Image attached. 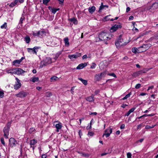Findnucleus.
Wrapping results in <instances>:
<instances>
[{
	"mask_svg": "<svg viewBox=\"0 0 158 158\" xmlns=\"http://www.w3.org/2000/svg\"><path fill=\"white\" fill-rule=\"evenodd\" d=\"M87 65V63H86L80 64L77 67L76 69H82L86 66Z\"/></svg>",
	"mask_w": 158,
	"mask_h": 158,
	"instance_id": "f3484780",
	"label": "nucleus"
},
{
	"mask_svg": "<svg viewBox=\"0 0 158 158\" xmlns=\"http://www.w3.org/2000/svg\"><path fill=\"white\" fill-rule=\"evenodd\" d=\"M97 114V113L96 112H93V113L91 112V113H89V114L90 115H96Z\"/></svg>",
	"mask_w": 158,
	"mask_h": 158,
	"instance_id": "13d9d810",
	"label": "nucleus"
},
{
	"mask_svg": "<svg viewBox=\"0 0 158 158\" xmlns=\"http://www.w3.org/2000/svg\"><path fill=\"white\" fill-rule=\"evenodd\" d=\"M141 85L140 84H137L135 86V88L136 89H138L140 87Z\"/></svg>",
	"mask_w": 158,
	"mask_h": 158,
	"instance_id": "8fccbe9b",
	"label": "nucleus"
},
{
	"mask_svg": "<svg viewBox=\"0 0 158 158\" xmlns=\"http://www.w3.org/2000/svg\"><path fill=\"white\" fill-rule=\"evenodd\" d=\"M16 81L15 83V84L14 86V88L15 89H17L20 88L21 86V83L17 77L15 78Z\"/></svg>",
	"mask_w": 158,
	"mask_h": 158,
	"instance_id": "1a4fd4ad",
	"label": "nucleus"
},
{
	"mask_svg": "<svg viewBox=\"0 0 158 158\" xmlns=\"http://www.w3.org/2000/svg\"><path fill=\"white\" fill-rule=\"evenodd\" d=\"M124 128H125V125L124 124H122L120 127V128L121 129H123Z\"/></svg>",
	"mask_w": 158,
	"mask_h": 158,
	"instance_id": "052dcab7",
	"label": "nucleus"
},
{
	"mask_svg": "<svg viewBox=\"0 0 158 158\" xmlns=\"http://www.w3.org/2000/svg\"><path fill=\"white\" fill-rule=\"evenodd\" d=\"M1 141L2 144L3 145H5V142L4 141V139L3 138H2L1 139Z\"/></svg>",
	"mask_w": 158,
	"mask_h": 158,
	"instance_id": "de8ad7c7",
	"label": "nucleus"
},
{
	"mask_svg": "<svg viewBox=\"0 0 158 158\" xmlns=\"http://www.w3.org/2000/svg\"><path fill=\"white\" fill-rule=\"evenodd\" d=\"M132 52L133 53H136L138 52H141L140 50L139 49V48L137 49L136 48H133L132 49Z\"/></svg>",
	"mask_w": 158,
	"mask_h": 158,
	"instance_id": "bb28decb",
	"label": "nucleus"
},
{
	"mask_svg": "<svg viewBox=\"0 0 158 158\" xmlns=\"http://www.w3.org/2000/svg\"><path fill=\"white\" fill-rule=\"evenodd\" d=\"M106 72H103L100 74H96L95 77L96 79L98 80H101L102 78L104 77L106 75Z\"/></svg>",
	"mask_w": 158,
	"mask_h": 158,
	"instance_id": "6e6552de",
	"label": "nucleus"
},
{
	"mask_svg": "<svg viewBox=\"0 0 158 158\" xmlns=\"http://www.w3.org/2000/svg\"><path fill=\"white\" fill-rule=\"evenodd\" d=\"M143 139H140L139 140H138L137 141L136 143H138L139 142H140V143H141L143 141Z\"/></svg>",
	"mask_w": 158,
	"mask_h": 158,
	"instance_id": "e2e57ef3",
	"label": "nucleus"
},
{
	"mask_svg": "<svg viewBox=\"0 0 158 158\" xmlns=\"http://www.w3.org/2000/svg\"><path fill=\"white\" fill-rule=\"evenodd\" d=\"M64 41L65 43V46L67 47L69 46V40L68 37H66L64 39Z\"/></svg>",
	"mask_w": 158,
	"mask_h": 158,
	"instance_id": "b1692460",
	"label": "nucleus"
},
{
	"mask_svg": "<svg viewBox=\"0 0 158 158\" xmlns=\"http://www.w3.org/2000/svg\"><path fill=\"white\" fill-rule=\"evenodd\" d=\"M45 33V31H38L39 36H43Z\"/></svg>",
	"mask_w": 158,
	"mask_h": 158,
	"instance_id": "7c9ffc66",
	"label": "nucleus"
},
{
	"mask_svg": "<svg viewBox=\"0 0 158 158\" xmlns=\"http://www.w3.org/2000/svg\"><path fill=\"white\" fill-rule=\"evenodd\" d=\"M15 4L14 3H11L10 5V7H13L15 6Z\"/></svg>",
	"mask_w": 158,
	"mask_h": 158,
	"instance_id": "0e129e2a",
	"label": "nucleus"
},
{
	"mask_svg": "<svg viewBox=\"0 0 158 158\" xmlns=\"http://www.w3.org/2000/svg\"><path fill=\"white\" fill-rule=\"evenodd\" d=\"M50 1V0H43V2L44 4L47 5Z\"/></svg>",
	"mask_w": 158,
	"mask_h": 158,
	"instance_id": "c03bdc74",
	"label": "nucleus"
},
{
	"mask_svg": "<svg viewBox=\"0 0 158 158\" xmlns=\"http://www.w3.org/2000/svg\"><path fill=\"white\" fill-rule=\"evenodd\" d=\"M122 27V25L120 23L114 25L110 29V31L111 32H114L116 31L118 28H120Z\"/></svg>",
	"mask_w": 158,
	"mask_h": 158,
	"instance_id": "0eeeda50",
	"label": "nucleus"
},
{
	"mask_svg": "<svg viewBox=\"0 0 158 158\" xmlns=\"http://www.w3.org/2000/svg\"><path fill=\"white\" fill-rule=\"evenodd\" d=\"M24 19V18L21 17L20 19V23H22Z\"/></svg>",
	"mask_w": 158,
	"mask_h": 158,
	"instance_id": "69168bd1",
	"label": "nucleus"
},
{
	"mask_svg": "<svg viewBox=\"0 0 158 158\" xmlns=\"http://www.w3.org/2000/svg\"><path fill=\"white\" fill-rule=\"evenodd\" d=\"M95 10V7L94 6H92L91 7H89V8L88 10L90 13L91 14L94 13Z\"/></svg>",
	"mask_w": 158,
	"mask_h": 158,
	"instance_id": "5701e85b",
	"label": "nucleus"
},
{
	"mask_svg": "<svg viewBox=\"0 0 158 158\" xmlns=\"http://www.w3.org/2000/svg\"><path fill=\"white\" fill-rule=\"evenodd\" d=\"M10 124V123H8L7 124V126L5 127L3 130L4 137L6 139L8 138V136L9 134V131Z\"/></svg>",
	"mask_w": 158,
	"mask_h": 158,
	"instance_id": "423d86ee",
	"label": "nucleus"
},
{
	"mask_svg": "<svg viewBox=\"0 0 158 158\" xmlns=\"http://www.w3.org/2000/svg\"><path fill=\"white\" fill-rule=\"evenodd\" d=\"M22 61V59L19 60H16L14 61L13 62V64L14 65L18 66V65Z\"/></svg>",
	"mask_w": 158,
	"mask_h": 158,
	"instance_id": "aec40b11",
	"label": "nucleus"
},
{
	"mask_svg": "<svg viewBox=\"0 0 158 158\" xmlns=\"http://www.w3.org/2000/svg\"><path fill=\"white\" fill-rule=\"evenodd\" d=\"M127 106V105H126V104H123L122 105H121V107L122 108H126Z\"/></svg>",
	"mask_w": 158,
	"mask_h": 158,
	"instance_id": "4d7b16f0",
	"label": "nucleus"
},
{
	"mask_svg": "<svg viewBox=\"0 0 158 158\" xmlns=\"http://www.w3.org/2000/svg\"><path fill=\"white\" fill-rule=\"evenodd\" d=\"M52 95L51 93L50 92H47L45 93V95L47 97H49L51 96Z\"/></svg>",
	"mask_w": 158,
	"mask_h": 158,
	"instance_id": "79ce46f5",
	"label": "nucleus"
},
{
	"mask_svg": "<svg viewBox=\"0 0 158 158\" xmlns=\"http://www.w3.org/2000/svg\"><path fill=\"white\" fill-rule=\"evenodd\" d=\"M108 75H110V76H113V77H116V75H115V74L114 73H109L108 74Z\"/></svg>",
	"mask_w": 158,
	"mask_h": 158,
	"instance_id": "09e8293b",
	"label": "nucleus"
},
{
	"mask_svg": "<svg viewBox=\"0 0 158 158\" xmlns=\"http://www.w3.org/2000/svg\"><path fill=\"white\" fill-rule=\"evenodd\" d=\"M55 127L56 129H61L62 127V124L60 123H59L56 125Z\"/></svg>",
	"mask_w": 158,
	"mask_h": 158,
	"instance_id": "c85d7f7f",
	"label": "nucleus"
},
{
	"mask_svg": "<svg viewBox=\"0 0 158 158\" xmlns=\"http://www.w3.org/2000/svg\"><path fill=\"white\" fill-rule=\"evenodd\" d=\"M158 7V4L157 3H154L152 6V7L153 8V9L155 8H156Z\"/></svg>",
	"mask_w": 158,
	"mask_h": 158,
	"instance_id": "f704fd0d",
	"label": "nucleus"
},
{
	"mask_svg": "<svg viewBox=\"0 0 158 158\" xmlns=\"http://www.w3.org/2000/svg\"><path fill=\"white\" fill-rule=\"evenodd\" d=\"M109 7V6L108 5H103V3L102 2L101 3V5L99 7V12H101V11L105 9L106 10V9H108Z\"/></svg>",
	"mask_w": 158,
	"mask_h": 158,
	"instance_id": "dca6fc26",
	"label": "nucleus"
},
{
	"mask_svg": "<svg viewBox=\"0 0 158 158\" xmlns=\"http://www.w3.org/2000/svg\"><path fill=\"white\" fill-rule=\"evenodd\" d=\"M7 27V23H5L3 24L1 26V28L2 29L3 28H6Z\"/></svg>",
	"mask_w": 158,
	"mask_h": 158,
	"instance_id": "58836bf2",
	"label": "nucleus"
},
{
	"mask_svg": "<svg viewBox=\"0 0 158 158\" xmlns=\"http://www.w3.org/2000/svg\"><path fill=\"white\" fill-rule=\"evenodd\" d=\"M87 58H88V57H87V55H84L82 56V57L83 59H86Z\"/></svg>",
	"mask_w": 158,
	"mask_h": 158,
	"instance_id": "bf43d9fd",
	"label": "nucleus"
},
{
	"mask_svg": "<svg viewBox=\"0 0 158 158\" xmlns=\"http://www.w3.org/2000/svg\"><path fill=\"white\" fill-rule=\"evenodd\" d=\"M142 126V124H141L138 125L137 128L138 129H140Z\"/></svg>",
	"mask_w": 158,
	"mask_h": 158,
	"instance_id": "864d4df0",
	"label": "nucleus"
},
{
	"mask_svg": "<svg viewBox=\"0 0 158 158\" xmlns=\"http://www.w3.org/2000/svg\"><path fill=\"white\" fill-rule=\"evenodd\" d=\"M130 10V8L129 7H127V9H126V12H128V11H129Z\"/></svg>",
	"mask_w": 158,
	"mask_h": 158,
	"instance_id": "338daca9",
	"label": "nucleus"
},
{
	"mask_svg": "<svg viewBox=\"0 0 158 158\" xmlns=\"http://www.w3.org/2000/svg\"><path fill=\"white\" fill-rule=\"evenodd\" d=\"M134 109H130V110L125 115L128 116L132 112L134 111Z\"/></svg>",
	"mask_w": 158,
	"mask_h": 158,
	"instance_id": "4c0bfd02",
	"label": "nucleus"
},
{
	"mask_svg": "<svg viewBox=\"0 0 158 158\" xmlns=\"http://www.w3.org/2000/svg\"><path fill=\"white\" fill-rule=\"evenodd\" d=\"M81 54L80 53L76 52V53L73 55H68V57L71 60L73 59H77L81 56Z\"/></svg>",
	"mask_w": 158,
	"mask_h": 158,
	"instance_id": "9d476101",
	"label": "nucleus"
},
{
	"mask_svg": "<svg viewBox=\"0 0 158 158\" xmlns=\"http://www.w3.org/2000/svg\"><path fill=\"white\" fill-rule=\"evenodd\" d=\"M149 69H144L143 70L133 73L132 75L134 77H136L141 75L143 73H145Z\"/></svg>",
	"mask_w": 158,
	"mask_h": 158,
	"instance_id": "20e7f679",
	"label": "nucleus"
},
{
	"mask_svg": "<svg viewBox=\"0 0 158 158\" xmlns=\"http://www.w3.org/2000/svg\"><path fill=\"white\" fill-rule=\"evenodd\" d=\"M47 156L45 155H43L42 156V158H46Z\"/></svg>",
	"mask_w": 158,
	"mask_h": 158,
	"instance_id": "774afa93",
	"label": "nucleus"
},
{
	"mask_svg": "<svg viewBox=\"0 0 158 158\" xmlns=\"http://www.w3.org/2000/svg\"><path fill=\"white\" fill-rule=\"evenodd\" d=\"M35 130V129L33 128H31L29 130V132L30 133H31L33 132Z\"/></svg>",
	"mask_w": 158,
	"mask_h": 158,
	"instance_id": "3c124183",
	"label": "nucleus"
},
{
	"mask_svg": "<svg viewBox=\"0 0 158 158\" xmlns=\"http://www.w3.org/2000/svg\"><path fill=\"white\" fill-rule=\"evenodd\" d=\"M112 132V129L110 128L106 129L105 133L103 135V137L105 135L106 138L108 137Z\"/></svg>",
	"mask_w": 158,
	"mask_h": 158,
	"instance_id": "ddd939ff",
	"label": "nucleus"
},
{
	"mask_svg": "<svg viewBox=\"0 0 158 158\" xmlns=\"http://www.w3.org/2000/svg\"><path fill=\"white\" fill-rule=\"evenodd\" d=\"M28 52L30 53L36 54L37 52L33 48H28L27 49Z\"/></svg>",
	"mask_w": 158,
	"mask_h": 158,
	"instance_id": "4be33fe9",
	"label": "nucleus"
},
{
	"mask_svg": "<svg viewBox=\"0 0 158 158\" xmlns=\"http://www.w3.org/2000/svg\"><path fill=\"white\" fill-rule=\"evenodd\" d=\"M17 141L13 138H10L9 139V144L10 146L13 147L17 144Z\"/></svg>",
	"mask_w": 158,
	"mask_h": 158,
	"instance_id": "f8f14e48",
	"label": "nucleus"
},
{
	"mask_svg": "<svg viewBox=\"0 0 158 158\" xmlns=\"http://www.w3.org/2000/svg\"><path fill=\"white\" fill-rule=\"evenodd\" d=\"M48 8L54 14H55L56 12L59 10V8L56 9L53 8L51 6H49Z\"/></svg>",
	"mask_w": 158,
	"mask_h": 158,
	"instance_id": "a211bd4d",
	"label": "nucleus"
},
{
	"mask_svg": "<svg viewBox=\"0 0 158 158\" xmlns=\"http://www.w3.org/2000/svg\"><path fill=\"white\" fill-rule=\"evenodd\" d=\"M58 79V78L56 76L52 77L50 78L51 81H54L57 80Z\"/></svg>",
	"mask_w": 158,
	"mask_h": 158,
	"instance_id": "c9c22d12",
	"label": "nucleus"
},
{
	"mask_svg": "<svg viewBox=\"0 0 158 158\" xmlns=\"http://www.w3.org/2000/svg\"><path fill=\"white\" fill-rule=\"evenodd\" d=\"M69 20L71 22H73L75 24H77V21L75 18H71L69 19Z\"/></svg>",
	"mask_w": 158,
	"mask_h": 158,
	"instance_id": "2f4dec72",
	"label": "nucleus"
},
{
	"mask_svg": "<svg viewBox=\"0 0 158 158\" xmlns=\"http://www.w3.org/2000/svg\"><path fill=\"white\" fill-rule=\"evenodd\" d=\"M93 133L91 132H89L88 133V135H90L91 136H92L93 135Z\"/></svg>",
	"mask_w": 158,
	"mask_h": 158,
	"instance_id": "6e6d98bb",
	"label": "nucleus"
},
{
	"mask_svg": "<svg viewBox=\"0 0 158 158\" xmlns=\"http://www.w3.org/2000/svg\"><path fill=\"white\" fill-rule=\"evenodd\" d=\"M151 46V44H144L138 48L140 50L141 52H144L148 49Z\"/></svg>",
	"mask_w": 158,
	"mask_h": 158,
	"instance_id": "39448f33",
	"label": "nucleus"
},
{
	"mask_svg": "<svg viewBox=\"0 0 158 158\" xmlns=\"http://www.w3.org/2000/svg\"><path fill=\"white\" fill-rule=\"evenodd\" d=\"M28 94V93L24 91H22L15 95L17 97L23 98L25 97Z\"/></svg>",
	"mask_w": 158,
	"mask_h": 158,
	"instance_id": "9b49d317",
	"label": "nucleus"
},
{
	"mask_svg": "<svg viewBox=\"0 0 158 158\" xmlns=\"http://www.w3.org/2000/svg\"><path fill=\"white\" fill-rule=\"evenodd\" d=\"M96 65L94 63H93L92 64V65L90 67V68L92 69H94L95 68Z\"/></svg>",
	"mask_w": 158,
	"mask_h": 158,
	"instance_id": "37998d69",
	"label": "nucleus"
},
{
	"mask_svg": "<svg viewBox=\"0 0 158 158\" xmlns=\"http://www.w3.org/2000/svg\"><path fill=\"white\" fill-rule=\"evenodd\" d=\"M132 155L130 152H128L127 154V158H131Z\"/></svg>",
	"mask_w": 158,
	"mask_h": 158,
	"instance_id": "49530a36",
	"label": "nucleus"
},
{
	"mask_svg": "<svg viewBox=\"0 0 158 158\" xmlns=\"http://www.w3.org/2000/svg\"><path fill=\"white\" fill-rule=\"evenodd\" d=\"M6 72L9 73H13L15 74V69H6Z\"/></svg>",
	"mask_w": 158,
	"mask_h": 158,
	"instance_id": "412c9836",
	"label": "nucleus"
},
{
	"mask_svg": "<svg viewBox=\"0 0 158 158\" xmlns=\"http://www.w3.org/2000/svg\"><path fill=\"white\" fill-rule=\"evenodd\" d=\"M4 96V93L2 91H0V97H2Z\"/></svg>",
	"mask_w": 158,
	"mask_h": 158,
	"instance_id": "603ef678",
	"label": "nucleus"
},
{
	"mask_svg": "<svg viewBox=\"0 0 158 158\" xmlns=\"http://www.w3.org/2000/svg\"><path fill=\"white\" fill-rule=\"evenodd\" d=\"M53 62V61H52L51 58L49 57H46L43 61L41 62L40 67L41 68L44 66H47L51 64Z\"/></svg>",
	"mask_w": 158,
	"mask_h": 158,
	"instance_id": "f257e3e1",
	"label": "nucleus"
},
{
	"mask_svg": "<svg viewBox=\"0 0 158 158\" xmlns=\"http://www.w3.org/2000/svg\"><path fill=\"white\" fill-rule=\"evenodd\" d=\"M15 74L19 75L24 73H25L26 72V71H24L23 70V69H21L20 68H16L15 69Z\"/></svg>",
	"mask_w": 158,
	"mask_h": 158,
	"instance_id": "4468645a",
	"label": "nucleus"
},
{
	"mask_svg": "<svg viewBox=\"0 0 158 158\" xmlns=\"http://www.w3.org/2000/svg\"><path fill=\"white\" fill-rule=\"evenodd\" d=\"M133 30L134 31H135L136 32L138 31V30L136 28L134 27L133 29Z\"/></svg>",
	"mask_w": 158,
	"mask_h": 158,
	"instance_id": "5fc2aeb1",
	"label": "nucleus"
},
{
	"mask_svg": "<svg viewBox=\"0 0 158 158\" xmlns=\"http://www.w3.org/2000/svg\"><path fill=\"white\" fill-rule=\"evenodd\" d=\"M127 44V42H123V40L122 38V35H120L119 38L115 42V44L117 48H119L121 46H125Z\"/></svg>",
	"mask_w": 158,
	"mask_h": 158,
	"instance_id": "f03ea898",
	"label": "nucleus"
},
{
	"mask_svg": "<svg viewBox=\"0 0 158 158\" xmlns=\"http://www.w3.org/2000/svg\"><path fill=\"white\" fill-rule=\"evenodd\" d=\"M153 86H149L147 89V90L148 91L150 89H153Z\"/></svg>",
	"mask_w": 158,
	"mask_h": 158,
	"instance_id": "680f3d73",
	"label": "nucleus"
},
{
	"mask_svg": "<svg viewBox=\"0 0 158 158\" xmlns=\"http://www.w3.org/2000/svg\"><path fill=\"white\" fill-rule=\"evenodd\" d=\"M98 38L100 40H105L109 39V37L108 33L106 32H102L99 34Z\"/></svg>",
	"mask_w": 158,
	"mask_h": 158,
	"instance_id": "7ed1b4c3",
	"label": "nucleus"
},
{
	"mask_svg": "<svg viewBox=\"0 0 158 158\" xmlns=\"http://www.w3.org/2000/svg\"><path fill=\"white\" fill-rule=\"evenodd\" d=\"M155 126V125H152V126L147 125L145 126V128L149 129L153 128Z\"/></svg>",
	"mask_w": 158,
	"mask_h": 158,
	"instance_id": "a19ab883",
	"label": "nucleus"
},
{
	"mask_svg": "<svg viewBox=\"0 0 158 158\" xmlns=\"http://www.w3.org/2000/svg\"><path fill=\"white\" fill-rule=\"evenodd\" d=\"M78 79L81 81L85 85H86L87 84V80L83 79L81 78H78Z\"/></svg>",
	"mask_w": 158,
	"mask_h": 158,
	"instance_id": "cd10ccee",
	"label": "nucleus"
},
{
	"mask_svg": "<svg viewBox=\"0 0 158 158\" xmlns=\"http://www.w3.org/2000/svg\"><path fill=\"white\" fill-rule=\"evenodd\" d=\"M37 142V140L35 139H33L30 141V147L32 148L33 150H34L35 149V147L34 145Z\"/></svg>",
	"mask_w": 158,
	"mask_h": 158,
	"instance_id": "2eb2a0df",
	"label": "nucleus"
},
{
	"mask_svg": "<svg viewBox=\"0 0 158 158\" xmlns=\"http://www.w3.org/2000/svg\"><path fill=\"white\" fill-rule=\"evenodd\" d=\"M32 34L34 36H39L38 31H32Z\"/></svg>",
	"mask_w": 158,
	"mask_h": 158,
	"instance_id": "ea45409f",
	"label": "nucleus"
},
{
	"mask_svg": "<svg viewBox=\"0 0 158 158\" xmlns=\"http://www.w3.org/2000/svg\"><path fill=\"white\" fill-rule=\"evenodd\" d=\"M78 153L81 154V155L82 156H85L86 157H87L89 156V155L88 154H85L84 153H82L78 152Z\"/></svg>",
	"mask_w": 158,
	"mask_h": 158,
	"instance_id": "473e14b6",
	"label": "nucleus"
},
{
	"mask_svg": "<svg viewBox=\"0 0 158 158\" xmlns=\"http://www.w3.org/2000/svg\"><path fill=\"white\" fill-rule=\"evenodd\" d=\"M86 100L89 102H93L94 101V96L92 95L91 96H89L86 98Z\"/></svg>",
	"mask_w": 158,
	"mask_h": 158,
	"instance_id": "6ab92c4d",
	"label": "nucleus"
},
{
	"mask_svg": "<svg viewBox=\"0 0 158 158\" xmlns=\"http://www.w3.org/2000/svg\"><path fill=\"white\" fill-rule=\"evenodd\" d=\"M25 41L27 43H29L31 39L30 37L28 35H27L25 37Z\"/></svg>",
	"mask_w": 158,
	"mask_h": 158,
	"instance_id": "c756f323",
	"label": "nucleus"
},
{
	"mask_svg": "<svg viewBox=\"0 0 158 158\" xmlns=\"http://www.w3.org/2000/svg\"><path fill=\"white\" fill-rule=\"evenodd\" d=\"M154 115V114H144L143 115L139 117L138 118L139 119V118H142L143 117H146L147 116H153Z\"/></svg>",
	"mask_w": 158,
	"mask_h": 158,
	"instance_id": "72a5a7b5",
	"label": "nucleus"
},
{
	"mask_svg": "<svg viewBox=\"0 0 158 158\" xmlns=\"http://www.w3.org/2000/svg\"><path fill=\"white\" fill-rule=\"evenodd\" d=\"M131 94V93H129L128 94H127L126 95V96L125 97H124L122 99L123 100H124L127 99L128 98H129L130 97Z\"/></svg>",
	"mask_w": 158,
	"mask_h": 158,
	"instance_id": "e433bc0d",
	"label": "nucleus"
},
{
	"mask_svg": "<svg viewBox=\"0 0 158 158\" xmlns=\"http://www.w3.org/2000/svg\"><path fill=\"white\" fill-rule=\"evenodd\" d=\"M62 51H60L56 53V54H55V57L53 58V59L54 60V61L57 60V59L58 58L59 56L62 53Z\"/></svg>",
	"mask_w": 158,
	"mask_h": 158,
	"instance_id": "393cba45",
	"label": "nucleus"
},
{
	"mask_svg": "<svg viewBox=\"0 0 158 158\" xmlns=\"http://www.w3.org/2000/svg\"><path fill=\"white\" fill-rule=\"evenodd\" d=\"M110 16V15H108V16H106L104 18L103 20L104 21H107L109 20L110 19H108V17L109 16Z\"/></svg>",
	"mask_w": 158,
	"mask_h": 158,
	"instance_id": "a18cd8bd",
	"label": "nucleus"
},
{
	"mask_svg": "<svg viewBox=\"0 0 158 158\" xmlns=\"http://www.w3.org/2000/svg\"><path fill=\"white\" fill-rule=\"evenodd\" d=\"M39 79L38 77H32L30 80L31 81L33 82H35L39 81Z\"/></svg>",
	"mask_w": 158,
	"mask_h": 158,
	"instance_id": "a878e982",
	"label": "nucleus"
}]
</instances>
